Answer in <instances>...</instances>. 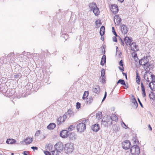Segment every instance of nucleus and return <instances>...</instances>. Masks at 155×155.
I'll return each instance as SVG.
<instances>
[{
	"mask_svg": "<svg viewBox=\"0 0 155 155\" xmlns=\"http://www.w3.org/2000/svg\"><path fill=\"white\" fill-rule=\"evenodd\" d=\"M15 59V56L14 55V53L13 52L8 54L7 58L4 59V62L7 64L5 65V67L6 68V70H5V71L7 72L8 70L9 71L11 67L14 69L16 68V66H17V64L14 62Z\"/></svg>",
	"mask_w": 155,
	"mask_h": 155,
	"instance_id": "f257e3e1",
	"label": "nucleus"
},
{
	"mask_svg": "<svg viewBox=\"0 0 155 155\" xmlns=\"http://www.w3.org/2000/svg\"><path fill=\"white\" fill-rule=\"evenodd\" d=\"M132 141L134 144L136 145H133L130 148V152L132 155H138L140 153V148L137 145L139 143V142L137 137H133Z\"/></svg>",
	"mask_w": 155,
	"mask_h": 155,
	"instance_id": "f03ea898",
	"label": "nucleus"
},
{
	"mask_svg": "<svg viewBox=\"0 0 155 155\" xmlns=\"http://www.w3.org/2000/svg\"><path fill=\"white\" fill-rule=\"evenodd\" d=\"M88 120H83L81 123L78 124L77 126V129L78 131L80 132H83L86 129L85 124L87 123Z\"/></svg>",
	"mask_w": 155,
	"mask_h": 155,
	"instance_id": "7ed1b4c3",
	"label": "nucleus"
},
{
	"mask_svg": "<svg viewBox=\"0 0 155 155\" xmlns=\"http://www.w3.org/2000/svg\"><path fill=\"white\" fill-rule=\"evenodd\" d=\"M74 149L73 144L71 143H68L65 145L64 150L66 153H71Z\"/></svg>",
	"mask_w": 155,
	"mask_h": 155,
	"instance_id": "20e7f679",
	"label": "nucleus"
},
{
	"mask_svg": "<svg viewBox=\"0 0 155 155\" xmlns=\"http://www.w3.org/2000/svg\"><path fill=\"white\" fill-rule=\"evenodd\" d=\"M111 119L110 117H107L104 118L101 122L102 124L105 127H107L108 126H111L113 124Z\"/></svg>",
	"mask_w": 155,
	"mask_h": 155,
	"instance_id": "39448f33",
	"label": "nucleus"
},
{
	"mask_svg": "<svg viewBox=\"0 0 155 155\" xmlns=\"http://www.w3.org/2000/svg\"><path fill=\"white\" fill-rule=\"evenodd\" d=\"M55 150L59 152L62 151L64 148L63 144L61 142L57 143L54 146Z\"/></svg>",
	"mask_w": 155,
	"mask_h": 155,
	"instance_id": "423d86ee",
	"label": "nucleus"
},
{
	"mask_svg": "<svg viewBox=\"0 0 155 155\" xmlns=\"http://www.w3.org/2000/svg\"><path fill=\"white\" fill-rule=\"evenodd\" d=\"M0 91H2L4 93L9 94V91H8V87L5 85V83H0Z\"/></svg>",
	"mask_w": 155,
	"mask_h": 155,
	"instance_id": "0eeeda50",
	"label": "nucleus"
},
{
	"mask_svg": "<svg viewBox=\"0 0 155 155\" xmlns=\"http://www.w3.org/2000/svg\"><path fill=\"white\" fill-rule=\"evenodd\" d=\"M123 148L125 150H127L130 148L131 143L128 140H126L123 142L122 143Z\"/></svg>",
	"mask_w": 155,
	"mask_h": 155,
	"instance_id": "6e6552de",
	"label": "nucleus"
},
{
	"mask_svg": "<svg viewBox=\"0 0 155 155\" xmlns=\"http://www.w3.org/2000/svg\"><path fill=\"white\" fill-rule=\"evenodd\" d=\"M67 119V116L65 114L62 116H60L57 120V123L58 125L61 124L62 123L64 122Z\"/></svg>",
	"mask_w": 155,
	"mask_h": 155,
	"instance_id": "1a4fd4ad",
	"label": "nucleus"
},
{
	"mask_svg": "<svg viewBox=\"0 0 155 155\" xmlns=\"http://www.w3.org/2000/svg\"><path fill=\"white\" fill-rule=\"evenodd\" d=\"M69 133V131L67 130H62L60 132V136L62 138H66L68 136Z\"/></svg>",
	"mask_w": 155,
	"mask_h": 155,
	"instance_id": "9d476101",
	"label": "nucleus"
},
{
	"mask_svg": "<svg viewBox=\"0 0 155 155\" xmlns=\"http://www.w3.org/2000/svg\"><path fill=\"white\" fill-rule=\"evenodd\" d=\"M122 32L124 34H126L128 31V28L125 25H120Z\"/></svg>",
	"mask_w": 155,
	"mask_h": 155,
	"instance_id": "9b49d317",
	"label": "nucleus"
},
{
	"mask_svg": "<svg viewBox=\"0 0 155 155\" xmlns=\"http://www.w3.org/2000/svg\"><path fill=\"white\" fill-rule=\"evenodd\" d=\"M110 10L114 14H117L118 11V7L117 5H111Z\"/></svg>",
	"mask_w": 155,
	"mask_h": 155,
	"instance_id": "f8f14e48",
	"label": "nucleus"
},
{
	"mask_svg": "<svg viewBox=\"0 0 155 155\" xmlns=\"http://www.w3.org/2000/svg\"><path fill=\"white\" fill-rule=\"evenodd\" d=\"M131 50L134 51H137L139 50L138 47L136 43L132 42L130 45Z\"/></svg>",
	"mask_w": 155,
	"mask_h": 155,
	"instance_id": "ddd939ff",
	"label": "nucleus"
},
{
	"mask_svg": "<svg viewBox=\"0 0 155 155\" xmlns=\"http://www.w3.org/2000/svg\"><path fill=\"white\" fill-rule=\"evenodd\" d=\"M146 63L144 62L143 65L144 66H146V68H145V71H149L152 66V64H150V63L148 61L147 62L146 61Z\"/></svg>",
	"mask_w": 155,
	"mask_h": 155,
	"instance_id": "4468645a",
	"label": "nucleus"
},
{
	"mask_svg": "<svg viewBox=\"0 0 155 155\" xmlns=\"http://www.w3.org/2000/svg\"><path fill=\"white\" fill-rule=\"evenodd\" d=\"M119 83H120L121 85L125 86V87H124V89H127L128 88V86L127 85H127L124 80L122 79H120L117 83V85Z\"/></svg>",
	"mask_w": 155,
	"mask_h": 155,
	"instance_id": "2eb2a0df",
	"label": "nucleus"
},
{
	"mask_svg": "<svg viewBox=\"0 0 155 155\" xmlns=\"http://www.w3.org/2000/svg\"><path fill=\"white\" fill-rule=\"evenodd\" d=\"M124 41L126 45H130L132 41V38L131 37L130 38L129 37H126L124 39Z\"/></svg>",
	"mask_w": 155,
	"mask_h": 155,
	"instance_id": "dca6fc26",
	"label": "nucleus"
},
{
	"mask_svg": "<svg viewBox=\"0 0 155 155\" xmlns=\"http://www.w3.org/2000/svg\"><path fill=\"white\" fill-rule=\"evenodd\" d=\"M91 128L93 131L97 132L100 129V126L98 124H96L92 126Z\"/></svg>",
	"mask_w": 155,
	"mask_h": 155,
	"instance_id": "f3484780",
	"label": "nucleus"
},
{
	"mask_svg": "<svg viewBox=\"0 0 155 155\" xmlns=\"http://www.w3.org/2000/svg\"><path fill=\"white\" fill-rule=\"evenodd\" d=\"M147 56H144L142 59L140 60L139 61V63L141 65H143V64H144V62L146 63V61L147 62L148 61V60H147Z\"/></svg>",
	"mask_w": 155,
	"mask_h": 155,
	"instance_id": "a211bd4d",
	"label": "nucleus"
},
{
	"mask_svg": "<svg viewBox=\"0 0 155 155\" xmlns=\"http://www.w3.org/2000/svg\"><path fill=\"white\" fill-rule=\"evenodd\" d=\"M105 54V51L104 50V54L102 56L100 63V64L102 66H104V64H105L106 62V57L104 54Z\"/></svg>",
	"mask_w": 155,
	"mask_h": 155,
	"instance_id": "6ab92c4d",
	"label": "nucleus"
},
{
	"mask_svg": "<svg viewBox=\"0 0 155 155\" xmlns=\"http://www.w3.org/2000/svg\"><path fill=\"white\" fill-rule=\"evenodd\" d=\"M74 112L72 111L71 109L68 110L65 113V115H68L69 117H72L74 116Z\"/></svg>",
	"mask_w": 155,
	"mask_h": 155,
	"instance_id": "aec40b11",
	"label": "nucleus"
},
{
	"mask_svg": "<svg viewBox=\"0 0 155 155\" xmlns=\"http://www.w3.org/2000/svg\"><path fill=\"white\" fill-rule=\"evenodd\" d=\"M9 91V94L5 93L6 95L8 97H10L13 95L15 92V90L14 89H8V91Z\"/></svg>",
	"mask_w": 155,
	"mask_h": 155,
	"instance_id": "412c9836",
	"label": "nucleus"
},
{
	"mask_svg": "<svg viewBox=\"0 0 155 155\" xmlns=\"http://www.w3.org/2000/svg\"><path fill=\"white\" fill-rule=\"evenodd\" d=\"M33 141L32 138L27 137L24 140L22 141V142H25L27 144H30Z\"/></svg>",
	"mask_w": 155,
	"mask_h": 155,
	"instance_id": "4be33fe9",
	"label": "nucleus"
},
{
	"mask_svg": "<svg viewBox=\"0 0 155 155\" xmlns=\"http://www.w3.org/2000/svg\"><path fill=\"white\" fill-rule=\"evenodd\" d=\"M89 7L91 11H92L93 9L97 8V4L94 2L90 3L89 4Z\"/></svg>",
	"mask_w": 155,
	"mask_h": 155,
	"instance_id": "5701e85b",
	"label": "nucleus"
},
{
	"mask_svg": "<svg viewBox=\"0 0 155 155\" xmlns=\"http://www.w3.org/2000/svg\"><path fill=\"white\" fill-rule=\"evenodd\" d=\"M100 90V87L98 85H97L95 86L93 88V92L97 94L99 93Z\"/></svg>",
	"mask_w": 155,
	"mask_h": 155,
	"instance_id": "b1692460",
	"label": "nucleus"
},
{
	"mask_svg": "<svg viewBox=\"0 0 155 155\" xmlns=\"http://www.w3.org/2000/svg\"><path fill=\"white\" fill-rule=\"evenodd\" d=\"M56 125L54 123H51L47 126V128L48 129L53 130L55 128Z\"/></svg>",
	"mask_w": 155,
	"mask_h": 155,
	"instance_id": "393cba45",
	"label": "nucleus"
},
{
	"mask_svg": "<svg viewBox=\"0 0 155 155\" xmlns=\"http://www.w3.org/2000/svg\"><path fill=\"white\" fill-rule=\"evenodd\" d=\"M16 142V140L15 139H8L7 140L6 143L8 144H13L15 143Z\"/></svg>",
	"mask_w": 155,
	"mask_h": 155,
	"instance_id": "a878e982",
	"label": "nucleus"
},
{
	"mask_svg": "<svg viewBox=\"0 0 155 155\" xmlns=\"http://www.w3.org/2000/svg\"><path fill=\"white\" fill-rule=\"evenodd\" d=\"M92 11H93L95 15L96 16L98 15L100 13L99 8L97 7V8H95L94 9H93Z\"/></svg>",
	"mask_w": 155,
	"mask_h": 155,
	"instance_id": "bb28decb",
	"label": "nucleus"
},
{
	"mask_svg": "<svg viewBox=\"0 0 155 155\" xmlns=\"http://www.w3.org/2000/svg\"><path fill=\"white\" fill-rule=\"evenodd\" d=\"M102 117V113L101 112H99L96 114V118L98 120L100 119Z\"/></svg>",
	"mask_w": 155,
	"mask_h": 155,
	"instance_id": "cd10ccee",
	"label": "nucleus"
},
{
	"mask_svg": "<svg viewBox=\"0 0 155 155\" xmlns=\"http://www.w3.org/2000/svg\"><path fill=\"white\" fill-rule=\"evenodd\" d=\"M132 102L134 104V105L135 106L136 108H137L138 106V103L136 99L134 97L132 99Z\"/></svg>",
	"mask_w": 155,
	"mask_h": 155,
	"instance_id": "c85d7f7f",
	"label": "nucleus"
},
{
	"mask_svg": "<svg viewBox=\"0 0 155 155\" xmlns=\"http://www.w3.org/2000/svg\"><path fill=\"white\" fill-rule=\"evenodd\" d=\"M105 33V28L104 26H102L101 27L100 31V34H103L104 33V35Z\"/></svg>",
	"mask_w": 155,
	"mask_h": 155,
	"instance_id": "c756f323",
	"label": "nucleus"
},
{
	"mask_svg": "<svg viewBox=\"0 0 155 155\" xmlns=\"http://www.w3.org/2000/svg\"><path fill=\"white\" fill-rule=\"evenodd\" d=\"M93 101V98L92 96H90L87 98V104H91Z\"/></svg>",
	"mask_w": 155,
	"mask_h": 155,
	"instance_id": "7c9ffc66",
	"label": "nucleus"
},
{
	"mask_svg": "<svg viewBox=\"0 0 155 155\" xmlns=\"http://www.w3.org/2000/svg\"><path fill=\"white\" fill-rule=\"evenodd\" d=\"M110 118L112 120V121H116L118 120V117L116 115H113L112 116H111V117H110Z\"/></svg>",
	"mask_w": 155,
	"mask_h": 155,
	"instance_id": "2f4dec72",
	"label": "nucleus"
},
{
	"mask_svg": "<svg viewBox=\"0 0 155 155\" xmlns=\"http://www.w3.org/2000/svg\"><path fill=\"white\" fill-rule=\"evenodd\" d=\"M88 95V91H85L82 97L83 99L85 100L87 97Z\"/></svg>",
	"mask_w": 155,
	"mask_h": 155,
	"instance_id": "473e14b6",
	"label": "nucleus"
},
{
	"mask_svg": "<svg viewBox=\"0 0 155 155\" xmlns=\"http://www.w3.org/2000/svg\"><path fill=\"white\" fill-rule=\"evenodd\" d=\"M151 93L152 94V95L150 94L149 95V97H150V99H152L153 100L155 99V95L154 93L153 92H151Z\"/></svg>",
	"mask_w": 155,
	"mask_h": 155,
	"instance_id": "72a5a7b5",
	"label": "nucleus"
},
{
	"mask_svg": "<svg viewBox=\"0 0 155 155\" xmlns=\"http://www.w3.org/2000/svg\"><path fill=\"white\" fill-rule=\"evenodd\" d=\"M118 37L119 38V40L120 41V43L121 44V45L124 46V41L121 39V38L120 37H119V36H118Z\"/></svg>",
	"mask_w": 155,
	"mask_h": 155,
	"instance_id": "f704fd0d",
	"label": "nucleus"
},
{
	"mask_svg": "<svg viewBox=\"0 0 155 155\" xmlns=\"http://www.w3.org/2000/svg\"><path fill=\"white\" fill-rule=\"evenodd\" d=\"M20 73H17L14 75V77L15 78H19L20 77Z\"/></svg>",
	"mask_w": 155,
	"mask_h": 155,
	"instance_id": "c9c22d12",
	"label": "nucleus"
},
{
	"mask_svg": "<svg viewBox=\"0 0 155 155\" xmlns=\"http://www.w3.org/2000/svg\"><path fill=\"white\" fill-rule=\"evenodd\" d=\"M121 125L125 129H127L128 128L127 126L125 124V123L123 121L121 123Z\"/></svg>",
	"mask_w": 155,
	"mask_h": 155,
	"instance_id": "e433bc0d",
	"label": "nucleus"
},
{
	"mask_svg": "<svg viewBox=\"0 0 155 155\" xmlns=\"http://www.w3.org/2000/svg\"><path fill=\"white\" fill-rule=\"evenodd\" d=\"M75 126L73 125H71L68 128V129L70 131H71L74 129Z\"/></svg>",
	"mask_w": 155,
	"mask_h": 155,
	"instance_id": "4c0bfd02",
	"label": "nucleus"
},
{
	"mask_svg": "<svg viewBox=\"0 0 155 155\" xmlns=\"http://www.w3.org/2000/svg\"><path fill=\"white\" fill-rule=\"evenodd\" d=\"M101 77L102 78H103L104 77V76L105 75V70L104 69H102L101 70Z\"/></svg>",
	"mask_w": 155,
	"mask_h": 155,
	"instance_id": "58836bf2",
	"label": "nucleus"
},
{
	"mask_svg": "<svg viewBox=\"0 0 155 155\" xmlns=\"http://www.w3.org/2000/svg\"><path fill=\"white\" fill-rule=\"evenodd\" d=\"M112 32L113 33V34L116 36H118V35H117V33L115 30L114 28V27H112Z\"/></svg>",
	"mask_w": 155,
	"mask_h": 155,
	"instance_id": "ea45409f",
	"label": "nucleus"
},
{
	"mask_svg": "<svg viewBox=\"0 0 155 155\" xmlns=\"http://www.w3.org/2000/svg\"><path fill=\"white\" fill-rule=\"evenodd\" d=\"M81 104L79 102H78L76 103V107L77 109H79L81 107Z\"/></svg>",
	"mask_w": 155,
	"mask_h": 155,
	"instance_id": "a19ab883",
	"label": "nucleus"
},
{
	"mask_svg": "<svg viewBox=\"0 0 155 155\" xmlns=\"http://www.w3.org/2000/svg\"><path fill=\"white\" fill-rule=\"evenodd\" d=\"M41 131L40 130H38L36 131L35 134V136L37 137L40 134Z\"/></svg>",
	"mask_w": 155,
	"mask_h": 155,
	"instance_id": "79ce46f5",
	"label": "nucleus"
},
{
	"mask_svg": "<svg viewBox=\"0 0 155 155\" xmlns=\"http://www.w3.org/2000/svg\"><path fill=\"white\" fill-rule=\"evenodd\" d=\"M141 86L142 91H145L144 86L142 82H141Z\"/></svg>",
	"mask_w": 155,
	"mask_h": 155,
	"instance_id": "37998d69",
	"label": "nucleus"
},
{
	"mask_svg": "<svg viewBox=\"0 0 155 155\" xmlns=\"http://www.w3.org/2000/svg\"><path fill=\"white\" fill-rule=\"evenodd\" d=\"M151 82H152V85H153V91H155V81H151Z\"/></svg>",
	"mask_w": 155,
	"mask_h": 155,
	"instance_id": "c03bdc74",
	"label": "nucleus"
},
{
	"mask_svg": "<svg viewBox=\"0 0 155 155\" xmlns=\"http://www.w3.org/2000/svg\"><path fill=\"white\" fill-rule=\"evenodd\" d=\"M62 37H64L66 40L68 38V35L67 34H64L62 35Z\"/></svg>",
	"mask_w": 155,
	"mask_h": 155,
	"instance_id": "a18cd8bd",
	"label": "nucleus"
},
{
	"mask_svg": "<svg viewBox=\"0 0 155 155\" xmlns=\"http://www.w3.org/2000/svg\"><path fill=\"white\" fill-rule=\"evenodd\" d=\"M150 76L151 78L152 79V81H155V75H154L153 74H151Z\"/></svg>",
	"mask_w": 155,
	"mask_h": 155,
	"instance_id": "49530a36",
	"label": "nucleus"
},
{
	"mask_svg": "<svg viewBox=\"0 0 155 155\" xmlns=\"http://www.w3.org/2000/svg\"><path fill=\"white\" fill-rule=\"evenodd\" d=\"M44 153L45 155H51V153L48 151L45 150L44 151Z\"/></svg>",
	"mask_w": 155,
	"mask_h": 155,
	"instance_id": "de8ad7c7",
	"label": "nucleus"
},
{
	"mask_svg": "<svg viewBox=\"0 0 155 155\" xmlns=\"http://www.w3.org/2000/svg\"><path fill=\"white\" fill-rule=\"evenodd\" d=\"M107 92L105 91L104 93V97L102 100V102H103L104 101L105 99L106 98V97H107Z\"/></svg>",
	"mask_w": 155,
	"mask_h": 155,
	"instance_id": "09e8293b",
	"label": "nucleus"
},
{
	"mask_svg": "<svg viewBox=\"0 0 155 155\" xmlns=\"http://www.w3.org/2000/svg\"><path fill=\"white\" fill-rule=\"evenodd\" d=\"M118 36H114L112 38L113 41H114V42H117V39L116 38V37H117Z\"/></svg>",
	"mask_w": 155,
	"mask_h": 155,
	"instance_id": "8fccbe9b",
	"label": "nucleus"
},
{
	"mask_svg": "<svg viewBox=\"0 0 155 155\" xmlns=\"http://www.w3.org/2000/svg\"><path fill=\"white\" fill-rule=\"evenodd\" d=\"M119 15H116L114 18V21H115V20L116 21H117V20L119 19V18H120Z\"/></svg>",
	"mask_w": 155,
	"mask_h": 155,
	"instance_id": "3c124183",
	"label": "nucleus"
},
{
	"mask_svg": "<svg viewBox=\"0 0 155 155\" xmlns=\"http://www.w3.org/2000/svg\"><path fill=\"white\" fill-rule=\"evenodd\" d=\"M121 21V18H120L119 19H118V20H117V21H117V24L118 25H119L120 24V23Z\"/></svg>",
	"mask_w": 155,
	"mask_h": 155,
	"instance_id": "603ef678",
	"label": "nucleus"
},
{
	"mask_svg": "<svg viewBox=\"0 0 155 155\" xmlns=\"http://www.w3.org/2000/svg\"><path fill=\"white\" fill-rule=\"evenodd\" d=\"M142 91V94L143 97H145L146 96L145 91Z\"/></svg>",
	"mask_w": 155,
	"mask_h": 155,
	"instance_id": "864d4df0",
	"label": "nucleus"
},
{
	"mask_svg": "<svg viewBox=\"0 0 155 155\" xmlns=\"http://www.w3.org/2000/svg\"><path fill=\"white\" fill-rule=\"evenodd\" d=\"M31 148L34 151H35V150H38V147H32Z\"/></svg>",
	"mask_w": 155,
	"mask_h": 155,
	"instance_id": "5fc2aeb1",
	"label": "nucleus"
},
{
	"mask_svg": "<svg viewBox=\"0 0 155 155\" xmlns=\"http://www.w3.org/2000/svg\"><path fill=\"white\" fill-rule=\"evenodd\" d=\"M134 54V56L133 57L134 58H137V53L135 52H134V53L133 52L132 54V55H133Z\"/></svg>",
	"mask_w": 155,
	"mask_h": 155,
	"instance_id": "6e6d98bb",
	"label": "nucleus"
},
{
	"mask_svg": "<svg viewBox=\"0 0 155 155\" xmlns=\"http://www.w3.org/2000/svg\"><path fill=\"white\" fill-rule=\"evenodd\" d=\"M137 100H138V101L140 104V106H141V107H143V105L142 104L141 102L140 99L138 98H137Z\"/></svg>",
	"mask_w": 155,
	"mask_h": 155,
	"instance_id": "4d7b16f0",
	"label": "nucleus"
},
{
	"mask_svg": "<svg viewBox=\"0 0 155 155\" xmlns=\"http://www.w3.org/2000/svg\"><path fill=\"white\" fill-rule=\"evenodd\" d=\"M119 64L120 66L122 67L123 66L124 64H123V62L122 60L120 61Z\"/></svg>",
	"mask_w": 155,
	"mask_h": 155,
	"instance_id": "13d9d810",
	"label": "nucleus"
},
{
	"mask_svg": "<svg viewBox=\"0 0 155 155\" xmlns=\"http://www.w3.org/2000/svg\"><path fill=\"white\" fill-rule=\"evenodd\" d=\"M105 79H106V78L105 77L102 78V81H101L103 83H105Z\"/></svg>",
	"mask_w": 155,
	"mask_h": 155,
	"instance_id": "bf43d9fd",
	"label": "nucleus"
},
{
	"mask_svg": "<svg viewBox=\"0 0 155 155\" xmlns=\"http://www.w3.org/2000/svg\"><path fill=\"white\" fill-rule=\"evenodd\" d=\"M146 75H144V79H145L146 80V81L147 82H150V80H149V78H148L147 77V78H146Z\"/></svg>",
	"mask_w": 155,
	"mask_h": 155,
	"instance_id": "052dcab7",
	"label": "nucleus"
},
{
	"mask_svg": "<svg viewBox=\"0 0 155 155\" xmlns=\"http://www.w3.org/2000/svg\"><path fill=\"white\" fill-rule=\"evenodd\" d=\"M140 79V76L139 75L138 73L137 72L136 73V79Z\"/></svg>",
	"mask_w": 155,
	"mask_h": 155,
	"instance_id": "680f3d73",
	"label": "nucleus"
},
{
	"mask_svg": "<svg viewBox=\"0 0 155 155\" xmlns=\"http://www.w3.org/2000/svg\"><path fill=\"white\" fill-rule=\"evenodd\" d=\"M100 35H101V39L102 41H104V36H103V35H104V33L103 34H100Z\"/></svg>",
	"mask_w": 155,
	"mask_h": 155,
	"instance_id": "e2e57ef3",
	"label": "nucleus"
},
{
	"mask_svg": "<svg viewBox=\"0 0 155 155\" xmlns=\"http://www.w3.org/2000/svg\"><path fill=\"white\" fill-rule=\"evenodd\" d=\"M151 83H152V82H150L149 83V87L150 88V89H151V90L153 91V87H152L151 85Z\"/></svg>",
	"mask_w": 155,
	"mask_h": 155,
	"instance_id": "0e129e2a",
	"label": "nucleus"
},
{
	"mask_svg": "<svg viewBox=\"0 0 155 155\" xmlns=\"http://www.w3.org/2000/svg\"><path fill=\"white\" fill-rule=\"evenodd\" d=\"M136 81L137 84H140V79H136Z\"/></svg>",
	"mask_w": 155,
	"mask_h": 155,
	"instance_id": "69168bd1",
	"label": "nucleus"
},
{
	"mask_svg": "<svg viewBox=\"0 0 155 155\" xmlns=\"http://www.w3.org/2000/svg\"><path fill=\"white\" fill-rule=\"evenodd\" d=\"M119 68L120 70L121 71H122L124 70V68H122L121 67H119Z\"/></svg>",
	"mask_w": 155,
	"mask_h": 155,
	"instance_id": "338daca9",
	"label": "nucleus"
},
{
	"mask_svg": "<svg viewBox=\"0 0 155 155\" xmlns=\"http://www.w3.org/2000/svg\"><path fill=\"white\" fill-rule=\"evenodd\" d=\"M28 152L27 151H24L23 152V154H24V155H27V153H28Z\"/></svg>",
	"mask_w": 155,
	"mask_h": 155,
	"instance_id": "774afa93",
	"label": "nucleus"
}]
</instances>
